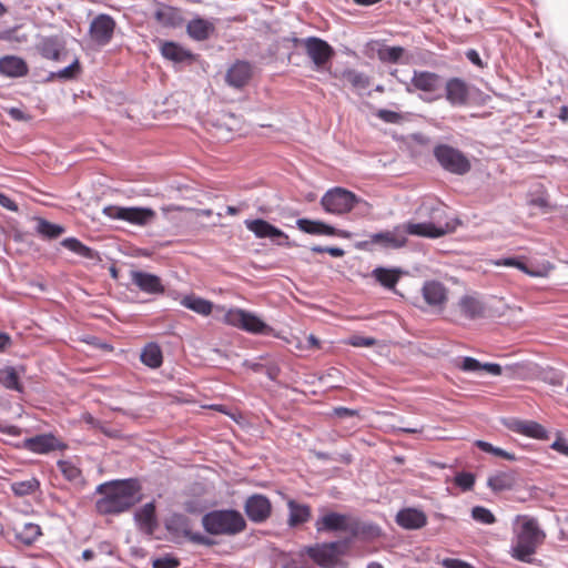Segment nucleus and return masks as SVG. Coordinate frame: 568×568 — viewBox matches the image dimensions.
<instances>
[{
	"label": "nucleus",
	"instance_id": "obj_1",
	"mask_svg": "<svg viewBox=\"0 0 568 568\" xmlns=\"http://www.w3.org/2000/svg\"><path fill=\"white\" fill-rule=\"evenodd\" d=\"M141 486L136 479L114 480L100 484L97 493L103 495L95 501L100 515H118L129 510L141 499Z\"/></svg>",
	"mask_w": 568,
	"mask_h": 568
},
{
	"label": "nucleus",
	"instance_id": "obj_2",
	"mask_svg": "<svg viewBox=\"0 0 568 568\" xmlns=\"http://www.w3.org/2000/svg\"><path fill=\"white\" fill-rule=\"evenodd\" d=\"M418 214L427 215L429 221L426 222H407L402 226L403 233L406 235L423 236L429 239H438L455 230V223L446 220V213L443 204L430 200L425 201L418 209Z\"/></svg>",
	"mask_w": 568,
	"mask_h": 568
},
{
	"label": "nucleus",
	"instance_id": "obj_3",
	"mask_svg": "<svg viewBox=\"0 0 568 568\" xmlns=\"http://www.w3.org/2000/svg\"><path fill=\"white\" fill-rule=\"evenodd\" d=\"M317 532L345 531L352 538H374L379 536L381 529L377 525L365 523L357 517L336 511H329L317 518L315 521Z\"/></svg>",
	"mask_w": 568,
	"mask_h": 568
},
{
	"label": "nucleus",
	"instance_id": "obj_4",
	"mask_svg": "<svg viewBox=\"0 0 568 568\" xmlns=\"http://www.w3.org/2000/svg\"><path fill=\"white\" fill-rule=\"evenodd\" d=\"M520 518H523V523L515 530L510 554L517 560L530 562L531 556L536 554L538 546L544 542L546 535L539 527L537 519L529 516H521Z\"/></svg>",
	"mask_w": 568,
	"mask_h": 568
},
{
	"label": "nucleus",
	"instance_id": "obj_5",
	"mask_svg": "<svg viewBox=\"0 0 568 568\" xmlns=\"http://www.w3.org/2000/svg\"><path fill=\"white\" fill-rule=\"evenodd\" d=\"M204 530L214 536H235L246 528L243 515L236 509H214L202 516Z\"/></svg>",
	"mask_w": 568,
	"mask_h": 568
},
{
	"label": "nucleus",
	"instance_id": "obj_6",
	"mask_svg": "<svg viewBox=\"0 0 568 568\" xmlns=\"http://www.w3.org/2000/svg\"><path fill=\"white\" fill-rule=\"evenodd\" d=\"M225 324L255 335L278 337L275 329L252 312L242 308H230L225 312Z\"/></svg>",
	"mask_w": 568,
	"mask_h": 568
},
{
	"label": "nucleus",
	"instance_id": "obj_7",
	"mask_svg": "<svg viewBox=\"0 0 568 568\" xmlns=\"http://www.w3.org/2000/svg\"><path fill=\"white\" fill-rule=\"evenodd\" d=\"M433 155L440 168L452 174L465 175L471 169L469 159L460 150L449 144H436Z\"/></svg>",
	"mask_w": 568,
	"mask_h": 568
},
{
	"label": "nucleus",
	"instance_id": "obj_8",
	"mask_svg": "<svg viewBox=\"0 0 568 568\" xmlns=\"http://www.w3.org/2000/svg\"><path fill=\"white\" fill-rule=\"evenodd\" d=\"M358 201V197L353 192L343 187H334L322 196L321 204L325 212L343 215L352 211Z\"/></svg>",
	"mask_w": 568,
	"mask_h": 568
},
{
	"label": "nucleus",
	"instance_id": "obj_9",
	"mask_svg": "<svg viewBox=\"0 0 568 568\" xmlns=\"http://www.w3.org/2000/svg\"><path fill=\"white\" fill-rule=\"evenodd\" d=\"M351 539L345 541H331L307 546L303 551L320 567L332 566L339 555L345 554Z\"/></svg>",
	"mask_w": 568,
	"mask_h": 568
},
{
	"label": "nucleus",
	"instance_id": "obj_10",
	"mask_svg": "<svg viewBox=\"0 0 568 568\" xmlns=\"http://www.w3.org/2000/svg\"><path fill=\"white\" fill-rule=\"evenodd\" d=\"M165 526L169 531L181 534L195 545H202L206 547H212L215 545V541L212 538L199 531H192L190 520L183 514L171 515L166 520Z\"/></svg>",
	"mask_w": 568,
	"mask_h": 568
},
{
	"label": "nucleus",
	"instance_id": "obj_11",
	"mask_svg": "<svg viewBox=\"0 0 568 568\" xmlns=\"http://www.w3.org/2000/svg\"><path fill=\"white\" fill-rule=\"evenodd\" d=\"M407 243V237L402 231V226H396L392 231L371 234L368 240L358 243L357 247L367 248L369 245H379L383 248H400Z\"/></svg>",
	"mask_w": 568,
	"mask_h": 568
},
{
	"label": "nucleus",
	"instance_id": "obj_12",
	"mask_svg": "<svg viewBox=\"0 0 568 568\" xmlns=\"http://www.w3.org/2000/svg\"><path fill=\"white\" fill-rule=\"evenodd\" d=\"M244 511L251 521L264 523L272 513L271 500L262 494L251 495L245 500Z\"/></svg>",
	"mask_w": 568,
	"mask_h": 568
},
{
	"label": "nucleus",
	"instance_id": "obj_13",
	"mask_svg": "<svg viewBox=\"0 0 568 568\" xmlns=\"http://www.w3.org/2000/svg\"><path fill=\"white\" fill-rule=\"evenodd\" d=\"M244 225L257 239H271L278 245L287 243V234L263 219L245 220Z\"/></svg>",
	"mask_w": 568,
	"mask_h": 568
},
{
	"label": "nucleus",
	"instance_id": "obj_14",
	"mask_svg": "<svg viewBox=\"0 0 568 568\" xmlns=\"http://www.w3.org/2000/svg\"><path fill=\"white\" fill-rule=\"evenodd\" d=\"M303 42L306 54L317 68L326 64L334 55L333 48L320 38L308 37Z\"/></svg>",
	"mask_w": 568,
	"mask_h": 568
},
{
	"label": "nucleus",
	"instance_id": "obj_15",
	"mask_svg": "<svg viewBox=\"0 0 568 568\" xmlns=\"http://www.w3.org/2000/svg\"><path fill=\"white\" fill-rule=\"evenodd\" d=\"M114 29V19L109 14L101 13L92 20L89 31L95 43L99 45H105L111 41Z\"/></svg>",
	"mask_w": 568,
	"mask_h": 568
},
{
	"label": "nucleus",
	"instance_id": "obj_16",
	"mask_svg": "<svg viewBox=\"0 0 568 568\" xmlns=\"http://www.w3.org/2000/svg\"><path fill=\"white\" fill-rule=\"evenodd\" d=\"M24 447L34 454H48L53 450H64L67 444L49 433L27 438L24 440Z\"/></svg>",
	"mask_w": 568,
	"mask_h": 568
},
{
	"label": "nucleus",
	"instance_id": "obj_17",
	"mask_svg": "<svg viewBox=\"0 0 568 568\" xmlns=\"http://www.w3.org/2000/svg\"><path fill=\"white\" fill-rule=\"evenodd\" d=\"M130 280L133 285L146 294L158 295L163 294L165 291L162 280L152 273L144 271H131Z\"/></svg>",
	"mask_w": 568,
	"mask_h": 568
},
{
	"label": "nucleus",
	"instance_id": "obj_18",
	"mask_svg": "<svg viewBox=\"0 0 568 568\" xmlns=\"http://www.w3.org/2000/svg\"><path fill=\"white\" fill-rule=\"evenodd\" d=\"M469 87L460 78H450L445 84V98L453 106L466 105L469 101Z\"/></svg>",
	"mask_w": 568,
	"mask_h": 568
},
{
	"label": "nucleus",
	"instance_id": "obj_19",
	"mask_svg": "<svg viewBox=\"0 0 568 568\" xmlns=\"http://www.w3.org/2000/svg\"><path fill=\"white\" fill-rule=\"evenodd\" d=\"M252 74V64L247 61L239 60L230 67L225 80L230 87L241 89L250 82Z\"/></svg>",
	"mask_w": 568,
	"mask_h": 568
},
{
	"label": "nucleus",
	"instance_id": "obj_20",
	"mask_svg": "<svg viewBox=\"0 0 568 568\" xmlns=\"http://www.w3.org/2000/svg\"><path fill=\"white\" fill-rule=\"evenodd\" d=\"M425 302L433 307H443L447 301V288L438 281H426L422 287Z\"/></svg>",
	"mask_w": 568,
	"mask_h": 568
},
{
	"label": "nucleus",
	"instance_id": "obj_21",
	"mask_svg": "<svg viewBox=\"0 0 568 568\" xmlns=\"http://www.w3.org/2000/svg\"><path fill=\"white\" fill-rule=\"evenodd\" d=\"M442 78L434 72L415 70L410 85L423 92H434L440 88Z\"/></svg>",
	"mask_w": 568,
	"mask_h": 568
},
{
	"label": "nucleus",
	"instance_id": "obj_22",
	"mask_svg": "<svg viewBox=\"0 0 568 568\" xmlns=\"http://www.w3.org/2000/svg\"><path fill=\"white\" fill-rule=\"evenodd\" d=\"M396 523L405 529H419L427 524V517L422 510L405 508L397 513Z\"/></svg>",
	"mask_w": 568,
	"mask_h": 568
},
{
	"label": "nucleus",
	"instance_id": "obj_23",
	"mask_svg": "<svg viewBox=\"0 0 568 568\" xmlns=\"http://www.w3.org/2000/svg\"><path fill=\"white\" fill-rule=\"evenodd\" d=\"M215 31V26L210 20L195 17L187 22L186 32L195 41L207 40Z\"/></svg>",
	"mask_w": 568,
	"mask_h": 568
},
{
	"label": "nucleus",
	"instance_id": "obj_24",
	"mask_svg": "<svg viewBox=\"0 0 568 568\" xmlns=\"http://www.w3.org/2000/svg\"><path fill=\"white\" fill-rule=\"evenodd\" d=\"M509 428L517 434L535 439H546L548 437L546 428L534 420L515 419L509 424Z\"/></svg>",
	"mask_w": 568,
	"mask_h": 568
},
{
	"label": "nucleus",
	"instance_id": "obj_25",
	"mask_svg": "<svg viewBox=\"0 0 568 568\" xmlns=\"http://www.w3.org/2000/svg\"><path fill=\"white\" fill-rule=\"evenodd\" d=\"M154 19L163 27L176 28L183 22L180 9L160 3L154 12Z\"/></svg>",
	"mask_w": 568,
	"mask_h": 568
},
{
	"label": "nucleus",
	"instance_id": "obj_26",
	"mask_svg": "<svg viewBox=\"0 0 568 568\" xmlns=\"http://www.w3.org/2000/svg\"><path fill=\"white\" fill-rule=\"evenodd\" d=\"M134 520L142 531L152 534L156 528L154 501L146 503L138 509L134 514Z\"/></svg>",
	"mask_w": 568,
	"mask_h": 568
},
{
	"label": "nucleus",
	"instance_id": "obj_27",
	"mask_svg": "<svg viewBox=\"0 0 568 568\" xmlns=\"http://www.w3.org/2000/svg\"><path fill=\"white\" fill-rule=\"evenodd\" d=\"M287 508V525L292 528L307 523L312 517V509L307 504H301L294 499H288Z\"/></svg>",
	"mask_w": 568,
	"mask_h": 568
},
{
	"label": "nucleus",
	"instance_id": "obj_28",
	"mask_svg": "<svg viewBox=\"0 0 568 568\" xmlns=\"http://www.w3.org/2000/svg\"><path fill=\"white\" fill-rule=\"evenodd\" d=\"M0 73L10 78H20L28 73V65L22 58L6 55L0 59Z\"/></svg>",
	"mask_w": 568,
	"mask_h": 568
},
{
	"label": "nucleus",
	"instance_id": "obj_29",
	"mask_svg": "<svg viewBox=\"0 0 568 568\" xmlns=\"http://www.w3.org/2000/svg\"><path fill=\"white\" fill-rule=\"evenodd\" d=\"M296 226L304 233L312 235H336L338 231L328 224H325L322 221H314L308 219H298L296 221Z\"/></svg>",
	"mask_w": 568,
	"mask_h": 568
},
{
	"label": "nucleus",
	"instance_id": "obj_30",
	"mask_svg": "<svg viewBox=\"0 0 568 568\" xmlns=\"http://www.w3.org/2000/svg\"><path fill=\"white\" fill-rule=\"evenodd\" d=\"M155 216V211L150 207L128 206L125 222L138 226H146L153 222Z\"/></svg>",
	"mask_w": 568,
	"mask_h": 568
},
{
	"label": "nucleus",
	"instance_id": "obj_31",
	"mask_svg": "<svg viewBox=\"0 0 568 568\" xmlns=\"http://www.w3.org/2000/svg\"><path fill=\"white\" fill-rule=\"evenodd\" d=\"M161 54L173 62H184L193 59V54L190 50L173 41L162 43Z\"/></svg>",
	"mask_w": 568,
	"mask_h": 568
},
{
	"label": "nucleus",
	"instance_id": "obj_32",
	"mask_svg": "<svg viewBox=\"0 0 568 568\" xmlns=\"http://www.w3.org/2000/svg\"><path fill=\"white\" fill-rule=\"evenodd\" d=\"M400 270L376 267L372 271V277L375 278L382 286L388 290H394L400 278Z\"/></svg>",
	"mask_w": 568,
	"mask_h": 568
},
{
	"label": "nucleus",
	"instance_id": "obj_33",
	"mask_svg": "<svg viewBox=\"0 0 568 568\" xmlns=\"http://www.w3.org/2000/svg\"><path fill=\"white\" fill-rule=\"evenodd\" d=\"M0 384L6 389L18 393L23 392V385L20 381V372L13 366L0 367Z\"/></svg>",
	"mask_w": 568,
	"mask_h": 568
},
{
	"label": "nucleus",
	"instance_id": "obj_34",
	"mask_svg": "<svg viewBox=\"0 0 568 568\" xmlns=\"http://www.w3.org/2000/svg\"><path fill=\"white\" fill-rule=\"evenodd\" d=\"M141 362L150 368H159L163 363L161 347L156 343H148L141 352Z\"/></svg>",
	"mask_w": 568,
	"mask_h": 568
},
{
	"label": "nucleus",
	"instance_id": "obj_35",
	"mask_svg": "<svg viewBox=\"0 0 568 568\" xmlns=\"http://www.w3.org/2000/svg\"><path fill=\"white\" fill-rule=\"evenodd\" d=\"M63 48V43L58 37L44 38L39 44L41 55L54 61L60 59Z\"/></svg>",
	"mask_w": 568,
	"mask_h": 568
},
{
	"label": "nucleus",
	"instance_id": "obj_36",
	"mask_svg": "<svg viewBox=\"0 0 568 568\" xmlns=\"http://www.w3.org/2000/svg\"><path fill=\"white\" fill-rule=\"evenodd\" d=\"M181 305L203 316L210 315L213 308L210 301L195 295H185L181 300Z\"/></svg>",
	"mask_w": 568,
	"mask_h": 568
},
{
	"label": "nucleus",
	"instance_id": "obj_37",
	"mask_svg": "<svg viewBox=\"0 0 568 568\" xmlns=\"http://www.w3.org/2000/svg\"><path fill=\"white\" fill-rule=\"evenodd\" d=\"M61 245L83 258H87V260L98 258V253L93 248L84 245L77 237H67V239L62 240Z\"/></svg>",
	"mask_w": 568,
	"mask_h": 568
},
{
	"label": "nucleus",
	"instance_id": "obj_38",
	"mask_svg": "<svg viewBox=\"0 0 568 568\" xmlns=\"http://www.w3.org/2000/svg\"><path fill=\"white\" fill-rule=\"evenodd\" d=\"M57 466L67 480L75 485L83 484L82 471L71 460H59Z\"/></svg>",
	"mask_w": 568,
	"mask_h": 568
},
{
	"label": "nucleus",
	"instance_id": "obj_39",
	"mask_svg": "<svg viewBox=\"0 0 568 568\" xmlns=\"http://www.w3.org/2000/svg\"><path fill=\"white\" fill-rule=\"evenodd\" d=\"M458 305L462 313L469 320L480 316L484 311L481 303L477 298L468 295L463 296L459 300Z\"/></svg>",
	"mask_w": 568,
	"mask_h": 568
},
{
	"label": "nucleus",
	"instance_id": "obj_40",
	"mask_svg": "<svg viewBox=\"0 0 568 568\" xmlns=\"http://www.w3.org/2000/svg\"><path fill=\"white\" fill-rule=\"evenodd\" d=\"M42 531L39 525L33 523H26L20 530L17 531V538L24 545H32Z\"/></svg>",
	"mask_w": 568,
	"mask_h": 568
},
{
	"label": "nucleus",
	"instance_id": "obj_41",
	"mask_svg": "<svg viewBox=\"0 0 568 568\" xmlns=\"http://www.w3.org/2000/svg\"><path fill=\"white\" fill-rule=\"evenodd\" d=\"M36 230L42 237H45L49 240L57 239L62 233H64L63 226H61L59 224L51 223L44 219L38 220Z\"/></svg>",
	"mask_w": 568,
	"mask_h": 568
},
{
	"label": "nucleus",
	"instance_id": "obj_42",
	"mask_svg": "<svg viewBox=\"0 0 568 568\" xmlns=\"http://www.w3.org/2000/svg\"><path fill=\"white\" fill-rule=\"evenodd\" d=\"M40 487V483L36 477L27 480L14 481L11 484V490L16 496L23 497L36 493Z\"/></svg>",
	"mask_w": 568,
	"mask_h": 568
},
{
	"label": "nucleus",
	"instance_id": "obj_43",
	"mask_svg": "<svg viewBox=\"0 0 568 568\" xmlns=\"http://www.w3.org/2000/svg\"><path fill=\"white\" fill-rule=\"evenodd\" d=\"M343 78L347 80L351 85L357 90H365L369 85V78L354 69H346L343 71Z\"/></svg>",
	"mask_w": 568,
	"mask_h": 568
},
{
	"label": "nucleus",
	"instance_id": "obj_44",
	"mask_svg": "<svg viewBox=\"0 0 568 568\" xmlns=\"http://www.w3.org/2000/svg\"><path fill=\"white\" fill-rule=\"evenodd\" d=\"M514 483V478L511 475L507 473H499L494 476H490L487 480V485L494 491H504L510 489Z\"/></svg>",
	"mask_w": 568,
	"mask_h": 568
},
{
	"label": "nucleus",
	"instance_id": "obj_45",
	"mask_svg": "<svg viewBox=\"0 0 568 568\" xmlns=\"http://www.w3.org/2000/svg\"><path fill=\"white\" fill-rule=\"evenodd\" d=\"M475 445L483 452L493 454L495 456L501 457L507 460H516V456L507 450H504L499 447L493 446L490 443L485 440H477Z\"/></svg>",
	"mask_w": 568,
	"mask_h": 568
},
{
	"label": "nucleus",
	"instance_id": "obj_46",
	"mask_svg": "<svg viewBox=\"0 0 568 568\" xmlns=\"http://www.w3.org/2000/svg\"><path fill=\"white\" fill-rule=\"evenodd\" d=\"M404 54L402 47H385L378 51V57L384 62L396 63Z\"/></svg>",
	"mask_w": 568,
	"mask_h": 568
},
{
	"label": "nucleus",
	"instance_id": "obj_47",
	"mask_svg": "<svg viewBox=\"0 0 568 568\" xmlns=\"http://www.w3.org/2000/svg\"><path fill=\"white\" fill-rule=\"evenodd\" d=\"M471 517L474 520L484 525H491L496 521L495 515L483 506H475L471 509Z\"/></svg>",
	"mask_w": 568,
	"mask_h": 568
},
{
	"label": "nucleus",
	"instance_id": "obj_48",
	"mask_svg": "<svg viewBox=\"0 0 568 568\" xmlns=\"http://www.w3.org/2000/svg\"><path fill=\"white\" fill-rule=\"evenodd\" d=\"M80 72H81L80 62L78 59H75L71 64L59 70L57 73H53L52 75H55L57 78L62 79V80H72V79H75Z\"/></svg>",
	"mask_w": 568,
	"mask_h": 568
},
{
	"label": "nucleus",
	"instance_id": "obj_49",
	"mask_svg": "<svg viewBox=\"0 0 568 568\" xmlns=\"http://www.w3.org/2000/svg\"><path fill=\"white\" fill-rule=\"evenodd\" d=\"M345 344L353 347H371L377 344V339L369 336L352 335L345 339Z\"/></svg>",
	"mask_w": 568,
	"mask_h": 568
},
{
	"label": "nucleus",
	"instance_id": "obj_50",
	"mask_svg": "<svg viewBox=\"0 0 568 568\" xmlns=\"http://www.w3.org/2000/svg\"><path fill=\"white\" fill-rule=\"evenodd\" d=\"M455 484L463 490H470L475 484V477L470 473L462 471L455 476Z\"/></svg>",
	"mask_w": 568,
	"mask_h": 568
},
{
	"label": "nucleus",
	"instance_id": "obj_51",
	"mask_svg": "<svg viewBox=\"0 0 568 568\" xmlns=\"http://www.w3.org/2000/svg\"><path fill=\"white\" fill-rule=\"evenodd\" d=\"M128 206L108 205L103 209V214L112 220L125 221Z\"/></svg>",
	"mask_w": 568,
	"mask_h": 568
},
{
	"label": "nucleus",
	"instance_id": "obj_52",
	"mask_svg": "<svg viewBox=\"0 0 568 568\" xmlns=\"http://www.w3.org/2000/svg\"><path fill=\"white\" fill-rule=\"evenodd\" d=\"M179 565H180V561L175 557H173L171 555H166V556L159 557V558L154 559L152 567L153 568H178Z\"/></svg>",
	"mask_w": 568,
	"mask_h": 568
},
{
	"label": "nucleus",
	"instance_id": "obj_53",
	"mask_svg": "<svg viewBox=\"0 0 568 568\" xmlns=\"http://www.w3.org/2000/svg\"><path fill=\"white\" fill-rule=\"evenodd\" d=\"M458 367L464 372H478L481 371V363L474 357H463Z\"/></svg>",
	"mask_w": 568,
	"mask_h": 568
},
{
	"label": "nucleus",
	"instance_id": "obj_54",
	"mask_svg": "<svg viewBox=\"0 0 568 568\" xmlns=\"http://www.w3.org/2000/svg\"><path fill=\"white\" fill-rule=\"evenodd\" d=\"M516 268L521 271L523 273L531 276V277H542L547 275V271L542 270H532L527 266L525 263V257H518Z\"/></svg>",
	"mask_w": 568,
	"mask_h": 568
},
{
	"label": "nucleus",
	"instance_id": "obj_55",
	"mask_svg": "<svg viewBox=\"0 0 568 568\" xmlns=\"http://www.w3.org/2000/svg\"><path fill=\"white\" fill-rule=\"evenodd\" d=\"M377 118L386 123H399L402 115L398 112L381 109L376 113Z\"/></svg>",
	"mask_w": 568,
	"mask_h": 568
},
{
	"label": "nucleus",
	"instance_id": "obj_56",
	"mask_svg": "<svg viewBox=\"0 0 568 568\" xmlns=\"http://www.w3.org/2000/svg\"><path fill=\"white\" fill-rule=\"evenodd\" d=\"M0 205L11 212L19 210L18 204L2 192H0Z\"/></svg>",
	"mask_w": 568,
	"mask_h": 568
},
{
	"label": "nucleus",
	"instance_id": "obj_57",
	"mask_svg": "<svg viewBox=\"0 0 568 568\" xmlns=\"http://www.w3.org/2000/svg\"><path fill=\"white\" fill-rule=\"evenodd\" d=\"M442 564L445 568H473L469 564L453 558H446Z\"/></svg>",
	"mask_w": 568,
	"mask_h": 568
},
{
	"label": "nucleus",
	"instance_id": "obj_58",
	"mask_svg": "<svg viewBox=\"0 0 568 568\" xmlns=\"http://www.w3.org/2000/svg\"><path fill=\"white\" fill-rule=\"evenodd\" d=\"M0 433L18 437L21 435V428L16 425H0Z\"/></svg>",
	"mask_w": 568,
	"mask_h": 568
},
{
	"label": "nucleus",
	"instance_id": "obj_59",
	"mask_svg": "<svg viewBox=\"0 0 568 568\" xmlns=\"http://www.w3.org/2000/svg\"><path fill=\"white\" fill-rule=\"evenodd\" d=\"M481 371H486L494 376H499L501 374V366L496 363H485L481 364Z\"/></svg>",
	"mask_w": 568,
	"mask_h": 568
},
{
	"label": "nucleus",
	"instance_id": "obj_60",
	"mask_svg": "<svg viewBox=\"0 0 568 568\" xmlns=\"http://www.w3.org/2000/svg\"><path fill=\"white\" fill-rule=\"evenodd\" d=\"M518 257H501L493 263L496 266L516 267Z\"/></svg>",
	"mask_w": 568,
	"mask_h": 568
},
{
	"label": "nucleus",
	"instance_id": "obj_61",
	"mask_svg": "<svg viewBox=\"0 0 568 568\" xmlns=\"http://www.w3.org/2000/svg\"><path fill=\"white\" fill-rule=\"evenodd\" d=\"M11 345V336L6 332H0V353L6 352Z\"/></svg>",
	"mask_w": 568,
	"mask_h": 568
},
{
	"label": "nucleus",
	"instance_id": "obj_62",
	"mask_svg": "<svg viewBox=\"0 0 568 568\" xmlns=\"http://www.w3.org/2000/svg\"><path fill=\"white\" fill-rule=\"evenodd\" d=\"M466 58L475 65L483 67V61L480 59L479 53L475 49H469L466 51Z\"/></svg>",
	"mask_w": 568,
	"mask_h": 568
},
{
	"label": "nucleus",
	"instance_id": "obj_63",
	"mask_svg": "<svg viewBox=\"0 0 568 568\" xmlns=\"http://www.w3.org/2000/svg\"><path fill=\"white\" fill-rule=\"evenodd\" d=\"M551 448L568 456V443L564 439H557L552 443Z\"/></svg>",
	"mask_w": 568,
	"mask_h": 568
},
{
	"label": "nucleus",
	"instance_id": "obj_64",
	"mask_svg": "<svg viewBox=\"0 0 568 568\" xmlns=\"http://www.w3.org/2000/svg\"><path fill=\"white\" fill-rule=\"evenodd\" d=\"M283 568H313V567L311 565H308L307 562L292 560V561L287 562Z\"/></svg>",
	"mask_w": 568,
	"mask_h": 568
}]
</instances>
